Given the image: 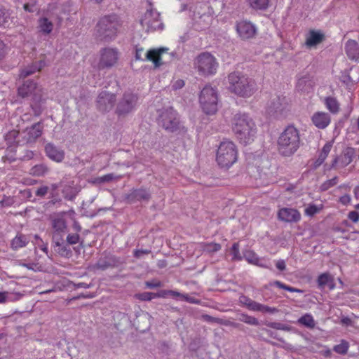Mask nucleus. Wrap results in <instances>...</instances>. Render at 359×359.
Returning a JSON list of instances; mask_svg holds the SVG:
<instances>
[{"label":"nucleus","mask_w":359,"mask_h":359,"mask_svg":"<svg viewBox=\"0 0 359 359\" xmlns=\"http://www.w3.org/2000/svg\"><path fill=\"white\" fill-rule=\"evenodd\" d=\"M231 127L240 143L248 144L255 140L257 129L255 121L248 114H235L231 120Z\"/></svg>","instance_id":"f257e3e1"},{"label":"nucleus","mask_w":359,"mask_h":359,"mask_svg":"<svg viewBox=\"0 0 359 359\" xmlns=\"http://www.w3.org/2000/svg\"><path fill=\"white\" fill-rule=\"evenodd\" d=\"M302 144L299 130L294 125L287 126L277 139V151L284 157L293 156Z\"/></svg>","instance_id":"f03ea898"},{"label":"nucleus","mask_w":359,"mask_h":359,"mask_svg":"<svg viewBox=\"0 0 359 359\" xmlns=\"http://www.w3.org/2000/svg\"><path fill=\"white\" fill-rule=\"evenodd\" d=\"M229 90L242 97H250L256 91L255 81L247 76L233 72L228 75Z\"/></svg>","instance_id":"7ed1b4c3"},{"label":"nucleus","mask_w":359,"mask_h":359,"mask_svg":"<svg viewBox=\"0 0 359 359\" xmlns=\"http://www.w3.org/2000/svg\"><path fill=\"white\" fill-rule=\"evenodd\" d=\"M121 22L115 14L101 18L96 26L97 36L101 40L110 41L118 34L121 27Z\"/></svg>","instance_id":"20e7f679"},{"label":"nucleus","mask_w":359,"mask_h":359,"mask_svg":"<svg viewBox=\"0 0 359 359\" xmlns=\"http://www.w3.org/2000/svg\"><path fill=\"white\" fill-rule=\"evenodd\" d=\"M238 149L236 145L230 140L220 142L216 151L215 160L222 168H229L238 160Z\"/></svg>","instance_id":"39448f33"},{"label":"nucleus","mask_w":359,"mask_h":359,"mask_svg":"<svg viewBox=\"0 0 359 359\" xmlns=\"http://www.w3.org/2000/svg\"><path fill=\"white\" fill-rule=\"evenodd\" d=\"M194 65L199 75L209 76L217 73L219 63L212 54L203 52L195 58Z\"/></svg>","instance_id":"423d86ee"},{"label":"nucleus","mask_w":359,"mask_h":359,"mask_svg":"<svg viewBox=\"0 0 359 359\" xmlns=\"http://www.w3.org/2000/svg\"><path fill=\"white\" fill-rule=\"evenodd\" d=\"M199 103L203 111L208 115L215 114L218 109V94L217 89L206 85L199 95Z\"/></svg>","instance_id":"0eeeda50"},{"label":"nucleus","mask_w":359,"mask_h":359,"mask_svg":"<svg viewBox=\"0 0 359 359\" xmlns=\"http://www.w3.org/2000/svg\"><path fill=\"white\" fill-rule=\"evenodd\" d=\"M290 104L284 95H271L266 103V113L274 117L285 116L290 111Z\"/></svg>","instance_id":"6e6552de"},{"label":"nucleus","mask_w":359,"mask_h":359,"mask_svg":"<svg viewBox=\"0 0 359 359\" xmlns=\"http://www.w3.org/2000/svg\"><path fill=\"white\" fill-rule=\"evenodd\" d=\"M120 52L116 48L107 47L100 50L97 64L99 69H110L118 64Z\"/></svg>","instance_id":"1a4fd4ad"},{"label":"nucleus","mask_w":359,"mask_h":359,"mask_svg":"<svg viewBox=\"0 0 359 359\" xmlns=\"http://www.w3.org/2000/svg\"><path fill=\"white\" fill-rule=\"evenodd\" d=\"M42 88L37 86V83L32 81H25L18 89V94L22 98L29 97L33 102L43 101Z\"/></svg>","instance_id":"9d476101"},{"label":"nucleus","mask_w":359,"mask_h":359,"mask_svg":"<svg viewBox=\"0 0 359 359\" xmlns=\"http://www.w3.org/2000/svg\"><path fill=\"white\" fill-rule=\"evenodd\" d=\"M158 123L166 130L174 131L179 125L177 114L172 107L163 111L158 117Z\"/></svg>","instance_id":"9b49d317"},{"label":"nucleus","mask_w":359,"mask_h":359,"mask_svg":"<svg viewBox=\"0 0 359 359\" xmlns=\"http://www.w3.org/2000/svg\"><path fill=\"white\" fill-rule=\"evenodd\" d=\"M141 25L147 31H155L161 27L160 14L155 10L148 9L140 20Z\"/></svg>","instance_id":"f8f14e48"},{"label":"nucleus","mask_w":359,"mask_h":359,"mask_svg":"<svg viewBox=\"0 0 359 359\" xmlns=\"http://www.w3.org/2000/svg\"><path fill=\"white\" fill-rule=\"evenodd\" d=\"M239 302L252 311H259L264 313H273L277 311V309L257 302L245 295L240 296Z\"/></svg>","instance_id":"ddd939ff"},{"label":"nucleus","mask_w":359,"mask_h":359,"mask_svg":"<svg viewBox=\"0 0 359 359\" xmlns=\"http://www.w3.org/2000/svg\"><path fill=\"white\" fill-rule=\"evenodd\" d=\"M137 97L132 93H125L118 104L116 113L121 116L129 113L136 104Z\"/></svg>","instance_id":"4468645a"},{"label":"nucleus","mask_w":359,"mask_h":359,"mask_svg":"<svg viewBox=\"0 0 359 359\" xmlns=\"http://www.w3.org/2000/svg\"><path fill=\"white\" fill-rule=\"evenodd\" d=\"M278 219L287 223H296L301 220V213L299 210L291 208H282L278 210Z\"/></svg>","instance_id":"2eb2a0df"},{"label":"nucleus","mask_w":359,"mask_h":359,"mask_svg":"<svg viewBox=\"0 0 359 359\" xmlns=\"http://www.w3.org/2000/svg\"><path fill=\"white\" fill-rule=\"evenodd\" d=\"M115 102L116 96L114 94L102 92L97 97V107L100 111L106 112L113 108Z\"/></svg>","instance_id":"dca6fc26"},{"label":"nucleus","mask_w":359,"mask_h":359,"mask_svg":"<svg viewBox=\"0 0 359 359\" xmlns=\"http://www.w3.org/2000/svg\"><path fill=\"white\" fill-rule=\"evenodd\" d=\"M236 31L239 36L243 39L252 38L256 34L255 25L249 21L241 20L236 25Z\"/></svg>","instance_id":"f3484780"},{"label":"nucleus","mask_w":359,"mask_h":359,"mask_svg":"<svg viewBox=\"0 0 359 359\" xmlns=\"http://www.w3.org/2000/svg\"><path fill=\"white\" fill-rule=\"evenodd\" d=\"M330 115L325 111H318L313 114L311 117V123L318 129H325L331 123Z\"/></svg>","instance_id":"a211bd4d"},{"label":"nucleus","mask_w":359,"mask_h":359,"mask_svg":"<svg viewBox=\"0 0 359 359\" xmlns=\"http://www.w3.org/2000/svg\"><path fill=\"white\" fill-rule=\"evenodd\" d=\"M150 198V194L145 189H135L125 196V201L130 204L142 200L147 201Z\"/></svg>","instance_id":"6ab92c4d"},{"label":"nucleus","mask_w":359,"mask_h":359,"mask_svg":"<svg viewBox=\"0 0 359 359\" xmlns=\"http://www.w3.org/2000/svg\"><path fill=\"white\" fill-rule=\"evenodd\" d=\"M50 219L51 226L55 233H60L66 230L67 224L63 213L54 214L50 216Z\"/></svg>","instance_id":"aec40b11"},{"label":"nucleus","mask_w":359,"mask_h":359,"mask_svg":"<svg viewBox=\"0 0 359 359\" xmlns=\"http://www.w3.org/2000/svg\"><path fill=\"white\" fill-rule=\"evenodd\" d=\"M45 151L48 158L56 162H61L65 158L64 151L58 149L51 143H48L46 145Z\"/></svg>","instance_id":"412c9836"},{"label":"nucleus","mask_w":359,"mask_h":359,"mask_svg":"<svg viewBox=\"0 0 359 359\" xmlns=\"http://www.w3.org/2000/svg\"><path fill=\"white\" fill-rule=\"evenodd\" d=\"M42 131L43 124L41 122H38L33 124L31 127L27 128L25 130L27 141L29 142H34L41 135Z\"/></svg>","instance_id":"4be33fe9"},{"label":"nucleus","mask_w":359,"mask_h":359,"mask_svg":"<svg viewBox=\"0 0 359 359\" xmlns=\"http://www.w3.org/2000/svg\"><path fill=\"white\" fill-rule=\"evenodd\" d=\"M44 66L45 62L43 60L34 62L26 68L22 69L20 72L19 76L20 79H25L36 72H40Z\"/></svg>","instance_id":"5701e85b"},{"label":"nucleus","mask_w":359,"mask_h":359,"mask_svg":"<svg viewBox=\"0 0 359 359\" xmlns=\"http://www.w3.org/2000/svg\"><path fill=\"white\" fill-rule=\"evenodd\" d=\"M317 284L319 288L323 289L328 286L330 290H333L335 287L334 277L327 272L320 274L317 278Z\"/></svg>","instance_id":"b1692460"},{"label":"nucleus","mask_w":359,"mask_h":359,"mask_svg":"<svg viewBox=\"0 0 359 359\" xmlns=\"http://www.w3.org/2000/svg\"><path fill=\"white\" fill-rule=\"evenodd\" d=\"M53 23L46 17H41L38 20L37 29L43 35H48L53 30Z\"/></svg>","instance_id":"393cba45"},{"label":"nucleus","mask_w":359,"mask_h":359,"mask_svg":"<svg viewBox=\"0 0 359 359\" xmlns=\"http://www.w3.org/2000/svg\"><path fill=\"white\" fill-rule=\"evenodd\" d=\"M163 52L162 48L150 49L145 53V59L154 63L155 67H158L162 65L161 54Z\"/></svg>","instance_id":"a878e982"},{"label":"nucleus","mask_w":359,"mask_h":359,"mask_svg":"<svg viewBox=\"0 0 359 359\" xmlns=\"http://www.w3.org/2000/svg\"><path fill=\"white\" fill-rule=\"evenodd\" d=\"M323 39V34L315 30H310L306 36L305 43L308 47H313L321 43Z\"/></svg>","instance_id":"bb28decb"},{"label":"nucleus","mask_w":359,"mask_h":359,"mask_svg":"<svg viewBox=\"0 0 359 359\" xmlns=\"http://www.w3.org/2000/svg\"><path fill=\"white\" fill-rule=\"evenodd\" d=\"M334 140L327 142L325 145L323 147L318 158L316 160L314 163V165L316 168L320 166L323 164L327 157L328 156L331 149L333 147Z\"/></svg>","instance_id":"cd10ccee"},{"label":"nucleus","mask_w":359,"mask_h":359,"mask_svg":"<svg viewBox=\"0 0 359 359\" xmlns=\"http://www.w3.org/2000/svg\"><path fill=\"white\" fill-rule=\"evenodd\" d=\"M323 103L330 113L337 114L339 112L340 104L336 97L332 96L325 97Z\"/></svg>","instance_id":"c85d7f7f"},{"label":"nucleus","mask_w":359,"mask_h":359,"mask_svg":"<svg viewBox=\"0 0 359 359\" xmlns=\"http://www.w3.org/2000/svg\"><path fill=\"white\" fill-rule=\"evenodd\" d=\"M245 259L251 264L262 267V268H268V266L262 262V259H260L257 255L252 250H247L244 253Z\"/></svg>","instance_id":"c756f323"},{"label":"nucleus","mask_w":359,"mask_h":359,"mask_svg":"<svg viewBox=\"0 0 359 359\" xmlns=\"http://www.w3.org/2000/svg\"><path fill=\"white\" fill-rule=\"evenodd\" d=\"M29 241V238L25 235L18 233L11 241V248L15 250H18L20 248L25 247L28 244Z\"/></svg>","instance_id":"7c9ffc66"},{"label":"nucleus","mask_w":359,"mask_h":359,"mask_svg":"<svg viewBox=\"0 0 359 359\" xmlns=\"http://www.w3.org/2000/svg\"><path fill=\"white\" fill-rule=\"evenodd\" d=\"M358 43L354 41H348L346 45V53L348 57L351 60H357L358 55Z\"/></svg>","instance_id":"2f4dec72"},{"label":"nucleus","mask_w":359,"mask_h":359,"mask_svg":"<svg viewBox=\"0 0 359 359\" xmlns=\"http://www.w3.org/2000/svg\"><path fill=\"white\" fill-rule=\"evenodd\" d=\"M248 4L254 10L264 11L266 10L269 5V0H246Z\"/></svg>","instance_id":"473e14b6"},{"label":"nucleus","mask_w":359,"mask_h":359,"mask_svg":"<svg viewBox=\"0 0 359 359\" xmlns=\"http://www.w3.org/2000/svg\"><path fill=\"white\" fill-rule=\"evenodd\" d=\"M298 323L310 329H313L316 326L315 320L310 313H306L299 318Z\"/></svg>","instance_id":"72a5a7b5"},{"label":"nucleus","mask_w":359,"mask_h":359,"mask_svg":"<svg viewBox=\"0 0 359 359\" xmlns=\"http://www.w3.org/2000/svg\"><path fill=\"white\" fill-rule=\"evenodd\" d=\"M48 171V167L44 164H38L33 166L30 170L29 174L35 177H41L45 175Z\"/></svg>","instance_id":"f704fd0d"},{"label":"nucleus","mask_w":359,"mask_h":359,"mask_svg":"<svg viewBox=\"0 0 359 359\" xmlns=\"http://www.w3.org/2000/svg\"><path fill=\"white\" fill-rule=\"evenodd\" d=\"M11 13L9 10L0 5V27H6L9 21Z\"/></svg>","instance_id":"c9c22d12"},{"label":"nucleus","mask_w":359,"mask_h":359,"mask_svg":"<svg viewBox=\"0 0 359 359\" xmlns=\"http://www.w3.org/2000/svg\"><path fill=\"white\" fill-rule=\"evenodd\" d=\"M348 348L349 343L347 341L342 339L341 340L340 344L334 346L333 351L338 354L345 355L348 353Z\"/></svg>","instance_id":"e433bc0d"},{"label":"nucleus","mask_w":359,"mask_h":359,"mask_svg":"<svg viewBox=\"0 0 359 359\" xmlns=\"http://www.w3.org/2000/svg\"><path fill=\"white\" fill-rule=\"evenodd\" d=\"M270 285H275L280 289H283V290H287L290 292L303 293V292H304L302 290L291 287V286L287 285L279 280H275L273 283H271Z\"/></svg>","instance_id":"4c0bfd02"},{"label":"nucleus","mask_w":359,"mask_h":359,"mask_svg":"<svg viewBox=\"0 0 359 359\" xmlns=\"http://www.w3.org/2000/svg\"><path fill=\"white\" fill-rule=\"evenodd\" d=\"M312 82L309 76H304L299 78L297 83V88L300 90H306L307 87L311 88Z\"/></svg>","instance_id":"58836bf2"},{"label":"nucleus","mask_w":359,"mask_h":359,"mask_svg":"<svg viewBox=\"0 0 359 359\" xmlns=\"http://www.w3.org/2000/svg\"><path fill=\"white\" fill-rule=\"evenodd\" d=\"M353 149H350L345 152L341 157L340 165L341 167H346L349 165L353 161Z\"/></svg>","instance_id":"ea45409f"},{"label":"nucleus","mask_w":359,"mask_h":359,"mask_svg":"<svg viewBox=\"0 0 359 359\" xmlns=\"http://www.w3.org/2000/svg\"><path fill=\"white\" fill-rule=\"evenodd\" d=\"M323 208V205H316L315 204H309L304 210V214L307 216L312 217L318 213Z\"/></svg>","instance_id":"a19ab883"},{"label":"nucleus","mask_w":359,"mask_h":359,"mask_svg":"<svg viewBox=\"0 0 359 359\" xmlns=\"http://www.w3.org/2000/svg\"><path fill=\"white\" fill-rule=\"evenodd\" d=\"M238 319H239V320H241L245 323H247L248 325H259V321L256 318L249 316L245 313H241L240 315V317Z\"/></svg>","instance_id":"79ce46f5"},{"label":"nucleus","mask_w":359,"mask_h":359,"mask_svg":"<svg viewBox=\"0 0 359 359\" xmlns=\"http://www.w3.org/2000/svg\"><path fill=\"white\" fill-rule=\"evenodd\" d=\"M231 252L232 254L233 261H241L242 260V256L240 253V245L238 243H234L231 248Z\"/></svg>","instance_id":"37998d69"},{"label":"nucleus","mask_w":359,"mask_h":359,"mask_svg":"<svg viewBox=\"0 0 359 359\" xmlns=\"http://www.w3.org/2000/svg\"><path fill=\"white\" fill-rule=\"evenodd\" d=\"M135 297L140 301H151L154 299V293L149 292H144L135 294Z\"/></svg>","instance_id":"c03bdc74"},{"label":"nucleus","mask_w":359,"mask_h":359,"mask_svg":"<svg viewBox=\"0 0 359 359\" xmlns=\"http://www.w3.org/2000/svg\"><path fill=\"white\" fill-rule=\"evenodd\" d=\"M337 182H338V177H334L330 180H328L327 181H325V182H323L322 184H321V189L323 191H326L327 189H329L330 188L334 187V185H336L337 184Z\"/></svg>","instance_id":"a18cd8bd"},{"label":"nucleus","mask_w":359,"mask_h":359,"mask_svg":"<svg viewBox=\"0 0 359 359\" xmlns=\"http://www.w3.org/2000/svg\"><path fill=\"white\" fill-rule=\"evenodd\" d=\"M22 295L15 294V298L11 299L8 297V292H0V304L5 303L7 300H18L21 298Z\"/></svg>","instance_id":"49530a36"},{"label":"nucleus","mask_w":359,"mask_h":359,"mask_svg":"<svg viewBox=\"0 0 359 359\" xmlns=\"http://www.w3.org/2000/svg\"><path fill=\"white\" fill-rule=\"evenodd\" d=\"M221 245L216 243H208L205 245L204 250L209 252H215L221 250Z\"/></svg>","instance_id":"de8ad7c7"},{"label":"nucleus","mask_w":359,"mask_h":359,"mask_svg":"<svg viewBox=\"0 0 359 359\" xmlns=\"http://www.w3.org/2000/svg\"><path fill=\"white\" fill-rule=\"evenodd\" d=\"M135 57L136 60H144L145 59V53L144 49L142 47L139 46H135Z\"/></svg>","instance_id":"09e8293b"},{"label":"nucleus","mask_w":359,"mask_h":359,"mask_svg":"<svg viewBox=\"0 0 359 359\" xmlns=\"http://www.w3.org/2000/svg\"><path fill=\"white\" fill-rule=\"evenodd\" d=\"M80 236L79 233H69L67 236V242L70 245H74L79 242Z\"/></svg>","instance_id":"8fccbe9b"},{"label":"nucleus","mask_w":359,"mask_h":359,"mask_svg":"<svg viewBox=\"0 0 359 359\" xmlns=\"http://www.w3.org/2000/svg\"><path fill=\"white\" fill-rule=\"evenodd\" d=\"M145 285L148 288L153 289V288H157V287H161L162 283L159 280H153L151 281H146Z\"/></svg>","instance_id":"3c124183"},{"label":"nucleus","mask_w":359,"mask_h":359,"mask_svg":"<svg viewBox=\"0 0 359 359\" xmlns=\"http://www.w3.org/2000/svg\"><path fill=\"white\" fill-rule=\"evenodd\" d=\"M48 190H49L48 187L41 186L36 189L35 194L37 196L43 197L45 195L47 194Z\"/></svg>","instance_id":"603ef678"},{"label":"nucleus","mask_w":359,"mask_h":359,"mask_svg":"<svg viewBox=\"0 0 359 359\" xmlns=\"http://www.w3.org/2000/svg\"><path fill=\"white\" fill-rule=\"evenodd\" d=\"M348 218L354 223L359 222V212L355 210L351 211L348 214Z\"/></svg>","instance_id":"864d4df0"},{"label":"nucleus","mask_w":359,"mask_h":359,"mask_svg":"<svg viewBox=\"0 0 359 359\" xmlns=\"http://www.w3.org/2000/svg\"><path fill=\"white\" fill-rule=\"evenodd\" d=\"M339 201L342 205H347L351 203V198L350 195L345 194L339 198Z\"/></svg>","instance_id":"5fc2aeb1"},{"label":"nucleus","mask_w":359,"mask_h":359,"mask_svg":"<svg viewBox=\"0 0 359 359\" xmlns=\"http://www.w3.org/2000/svg\"><path fill=\"white\" fill-rule=\"evenodd\" d=\"M114 179V175L113 174H107L102 177H100L98 180L100 182H108Z\"/></svg>","instance_id":"6e6d98bb"},{"label":"nucleus","mask_w":359,"mask_h":359,"mask_svg":"<svg viewBox=\"0 0 359 359\" xmlns=\"http://www.w3.org/2000/svg\"><path fill=\"white\" fill-rule=\"evenodd\" d=\"M150 250H135L134 251V256L137 258L140 257L142 255H147L150 253Z\"/></svg>","instance_id":"4d7b16f0"},{"label":"nucleus","mask_w":359,"mask_h":359,"mask_svg":"<svg viewBox=\"0 0 359 359\" xmlns=\"http://www.w3.org/2000/svg\"><path fill=\"white\" fill-rule=\"evenodd\" d=\"M182 299L189 303L198 304L199 302L198 300L196 299L194 297H189L188 294L182 295Z\"/></svg>","instance_id":"13d9d810"},{"label":"nucleus","mask_w":359,"mask_h":359,"mask_svg":"<svg viewBox=\"0 0 359 359\" xmlns=\"http://www.w3.org/2000/svg\"><path fill=\"white\" fill-rule=\"evenodd\" d=\"M184 86V81L182 79H178L175 81L172 84V88L175 90H177L182 88Z\"/></svg>","instance_id":"bf43d9fd"},{"label":"nucleus","mask_w":359,"mask_h":359,"mask_svg":"<svg viewBox=\"0 0 359 359\" xmlns=\"http://www.w3.org/2000/svg\"><path fill=\"white\" fill-rule=\"evenodd\" d=\"M169 295V290H161L157 293H154V298H165Z\"/></svg>","instance_id":"052dcab7"},{"label":"nucleus","mask_w":359,"mask_h":359,"mask_svg":"<svg viewBox=\"0 0 359 359\" xmlns=\"http://www.w3.org/2000/svg\"><path fill=\"white\" fill-rule=\"evenodd\" d=\"M205 319L210 322H214L217 323H224V325H229V323H222V320L219 318H216L210 316H205Z\"/></svg>","instance_id":"680f3d73"},{"label":"nucleus","mask_w":359,"mask_h":359,"mask_svg":"<svg viewBox=\"0 0 359 359\" xmlns=\"http://www.w3.org/2000/svg\"><path fill=\"white\" fill-rule=\"evenodd\" d=\"M276 266L278 269L280 271H283L285 269L286 265L284 260H279L276 262Z\"/></svg>","instance_id":"e2e57ef3"},{"label":"nucleus","mask_w":359,"mask_h":359,"mask_svg":"<svg viewBox=\"0 0 359 359\" xmlns=\"http://www.w3.org/2000/svg\"><path fill=\"white\" fill-rule=\"evenodd\" d=\"M19 132L17 130H11L6 135V140L11 138H16L18 136Z\"/></svg>","instance_id":"0e129e2a"},{"label":"nucleus","mask_w":359,"mask_h":359,"mask_svg":"<svg viewBox=\"0 0 359 359\" xmlns=\"http://www.w3.org/2000/svg\"><path fill=\"white\" fill-rule=\"evenodd\" d=\"M341 323L345 325H351L352 324V320L348 317H343L341 318Z\"/></svg>","instance_id":"69168bd1"},{"label":"nucleus","mask_w":359,"mask_h":359,"mask_svg":"<svg viewBox=\"0 0 359 359\" xmlns=\"http://www.w3.org/2000/svg\"><path fill=\"white\" fill-rule=\"evenodd\" d=\"M5 43L0 39V60L4 57L5 53Z\"/></svg>","instance_id":"338daca9"},{"label":"nucleus","mask_w":359,"mask_h":359,"mask_svg":"<svg viewBox=\"0 0 359 359\" xmlns=\"http://www.w3.org/2000/svg\"><path fill=\"white\" fill-rule=\"evenodd\" d=\"M72 228L77 233L81 231V226L76 221L73 223Z\"/></svg>","instance_id":"774afa93"}]
</instances>
